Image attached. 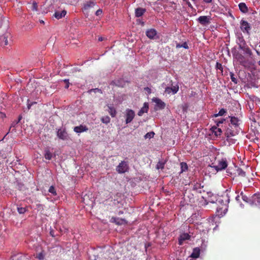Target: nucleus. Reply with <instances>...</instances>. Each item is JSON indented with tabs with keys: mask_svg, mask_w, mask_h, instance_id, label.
<instances>
[{
	"mask_svg": "<svg viewBox=\"0 0 260 260\" xmlns=\"http://www.w3.org/2000/svg\"><path fill=\"white\" fill-rule=\"evenodd\" d=\"M229 118H231L230 124L232 126H234V130H231V129H226L225 134L227 138L236 136L238 134L240 131L239 119L234 116H229Z\"/></svg>",
	"mask_w": 260,
	"mask_h": 260,
	"instance_id": "f257e3e1",
	"label": "nucleus"
},
{
	"mask_svg": "<svg viewBox=\"0 0 260 260\" xmlns=\"http://www.w3.org/2000/svg\"><path fill=\"white\" fill-rule=\"evenodd\" d=\"M129 169L128 162L125 161H121L116 167V171L119 174H123L127 172Z\"/></svg>",
	"mask_w": 260,
	"mask_h": 260,
	"instance_id": "f03ea898",
	"label": "nucleus"
},
{
	"mask_svg": "<svg viewBox=\"0 0 260 260\" xmlns=\"http://www.w3.org/2000/svg\"><path fill=\"white\" fill-rule=\"evenodd\" d=\"M135 116V112L132 109H127L125 110V113L126 124H128V123L131 122L133 121V120L134 119Z\"/></svg>",
	"mask_w": 260,
	"mask_h": 260,
	"instance_id": "7ed1b4c3",
	"label": "nucleus"
},
{
	"mask_svg": "<svg viewBox=\"0 0 260 260\" xmlns=\"http://www.w3.org/2000/svg\"><path fill=\"white\" fill-rule=\"evenodd\" d=\"M57 137L62 140H67L69 138V136L66 128H59L56 132Z\"/></svg>",
	"mask_w": 260,
	"mask_h": 260,
	"instance_id": "20e7f679",
	"label": "nucleus"
},
{
	"mask_svg": "<svg viewBox=\"0 0 260 260\" xmlns=\"http://www.w3.org/2000/svg\"><path fill=\"white\" fill-rule=\"evenodd\" d=\"M228 166V162L226 159L222 158L221 160L218 161V165L217 166H214L212 167L215 168L216 171H221L225 169Z\"/></svg>",
	"mask_w": 260,
	"mask_h": 260,
	"instance_id": "39448f33",
	"label": "nucleus"
},
{
	"mask_svg": "<svg viewBox=\"0 0 260 260\" xmlns=\"http://www.w3.org/2000/svg\"><path fill=\"white\" fill-rule=\"evenodd\" d=\"M240 28L243 32H246L248 34H249L251 29L249 23L244 20H242L240 22Z\"/></svg>",
	"mask_w": 260,
	"mask_h": 260,
	"instance_id": "423d86ee",
	"label": "nucleus"
},
{
	"mask_svg": "<svg viewBox=\"0 0 260 260\" xmlns=\"http://www.w3.org/2000/svg\"><path fill=\"white\" fill-rule=\"evenodd\" d=\"M211 17L209 16H201L198 18L199 22L203 25H206L210 23Z\"/></svg>",
	"mask_w": 260,
	"mask_h": 260,
	"instance_id": "0eeeda50",
	"label": "nucleus"
},
{
	"mask_svg": "<svg viewBox=\"0 0 260 260\" xmlns=\"http://www.w3.org/2000/svg\"><path fill=\"white\" fill-rule=\"evenodd\" d=\"M252 205L260 207V194H254L251 196Z\"/></svg>",
	"mask_w": 260,
	"mask_h": 260,
	"instance_id": "6e6552de",
	"label": "nucleus"
},
{
	"mask_svg": "<svg viewBox=\"0 0 260 260\" xmlns=\"http://www.w3.org/2000/svg\"><path fill=\"white\" fill-rule=\"evenodd\" d=\"M179 90V86L176 85L172 87H167L165 88V92L168 94H170L172 92L173 94L176 93Z\"/></svg>",
	"mask_w": 260,
	"mask_h": 260,
	"instance_id": "1a4fd4ad",
	"label": "nucleus"
},
{
	"mask_svg": "<svg viewBox=\"0 0 260 260\" xmlns=\"http://www.w3.org/2000/svg\"><path fill=\"white\" fill-rule=\"evenodd\" d=\"M88 130V128L85 125H80L74 127V131L76 133H81L84 132H87Z\"/></svg>",
	"mask_w": 260,
	"mask_h": 260,
	"instance_id": "9d476101",
	"label": "nucleus"
},
{
	"mask_svg": "<svg viewBox=\"0 0 260 260\" xmlns=\"http://www.w3.org/2000/svg\"><path fill=\"white\" fill-rule=\"evenodd\" d=\"M156 35L157 31L154 28L148 29L146 32V36L150 39H154Z\"/></svg>",
	"mask_w": 260,
	"mask_h": 260,
	"instance_id": "9b49d317",
	"label": "nucleus"
},
{
	"mask_svg": "<svg viewBox=\"0 0 260 260\" xmlns=\"http://www.w3.org/2000/svg\"><path fill=\"white\" fill-rule=\"evenodd\" d=\"M190 236L188 233H183L180 235L178 239V244L182 245L184 241L189 240Z\"/></svg>",
	"mask_w": 260,
	"mask_h": 260,
	"instance_id": "f8f14e48",
	"label": "nucleus"
},
{
	"mask_svg": "<svg viewBox=\"0 0 260 260\" xmlns=\"http://www.w3.org/2000/svg\"><path fill=\"white\" fill-rule=\"evenodd\" d=\"M111 220L117 225L126 224L127 221L123 218L112 217Z\"/></svg>",
	"mask_w": 260,
	"mask_h": 260,
	"instance_id": "ddd939ff",
	"label": "nucleus"
},
{
	"mask_svg": "<svg viewBox=\"0 0 260 260\" xmlns=\"http://www.w3.org/2000/svg\"><path fill=\"white\" fill-rule=\"evenodd\" d=\"M153 102L156 103V106L159 109H163L166 106V104L158 98H155L153 100Z\"/></svg>",
	"mask_w": 260,
	"mask_h": 260,
	"instance_id": "4468645a",
	"label": "nucleus"
},
{
	"mask_svg": "<svg viewBox=\"0 0 260 260\" xmlns=\"http://www.w3.org/2000/svg\"><path fill=\"white\" fill-rule=\"evenodd\" d=\"M149 109L148 104L145 103L143 107L138 112V115L140 116H142L144 113H147Z\"/></svg>",
	"mask_w": 260,
	"mask_h": 260,
	"instance_id": "2eb2a0df",
	"label": "nucleus"
},
{
	"mask_svg": "<svg viewBox=\"0 0 260 260\" xmlns=\"http://www.w3.org/2000/svg\"><path fill=\"white\" fill-rule=\"evenodd\" d=\"M200 249L199 247H196L193 249V251L190 256L193 258H198L200 254Z\"/></svg>",
	"mask_w": 260,
	"mask_h": 260,
	"instance_id": "dca6fc26",
	"label": "nucleus"
},
{
	"mask_svg": "<svg viewBox=\"0 0 260 260\" xmlns=\"http://www.w3.org/2000/svg\"><path fill=\"white\" fill-rule=\"evenodd\" d=\"M146 12V9L142 8H137L135 10V16L137 17L142 16Z\"/></svg>",
	"mask_w": 260,
	"mask_h": 260,
	"instance_id": "f3484780",
	"label": "nucleus"
},
{
	"mask_svg": "<svg viewBox=\"0 0 260 260\" xmlns=\"http://www.w3.org/2000/svg\"><path fill=\"white\" fill-rule=\"evenodd\" d=\"M239 8L240 10L244 13H246L248 12V9L246 5L244 3H240L239 5Z\"/></svg>",
	"mask_w": 260,
	"mask_h": 260,
	"instance_id": "a211bd4d",
	"label": "nucleus"
},
{
	"mask_svg": "<svg viewBox=\"0 0 260 260\" xmlns=\"http://www.w3.org/2000/svg\"><path fill=\"white\" fill-rule=\"evenodd\" d=\"M95 4V3L93 1H88L84 4V10H87L89 8L93 7Z\"/></svg>",
	"mask_w": 260,
	"mask_h": 260,
	"instance_id": "6ab92c4d",
	"label": "nucleus"
},
{
	"mask_svg": "<svg viewBox=\"0 0 260 260\" xmlns=\"http://www.w3.org/2000/svg\"><path fill=\"white\" fill-rule=\"evenodd\" d=\"M67 14V12L65 10H63L61 12H56L54 16L57 19H59L64 17Z\"/></svg>",
	"mask_w": 260,
	"mask_h": 260,
	"instance_id": "aec40b11",
	"label": "nucleus"
},
{
	"mask_svg": "<svg viewBox=\"0 0 260 260\" xmlns=\"http://www.w3.org/2000/svg\"><path fill=\"white\" fill-rule=\"evenodd\" d=\"M108 112L110 115L112 117H114L117 113V112L114 107L112 106H108Z\"/></svg>",
	"mask_w": 260,
	"mask_h": 260,
	"instance_id": "412c9836",
	"label": "nucleus"
},
{
	"mask_svg": "<svg viewBox=\"0 0 260 260\" xmlns=\"http://www.w3.org/2000/svg\"><path fill=\"white\" fill-rule=\"evenodd\" d=\"M212 129L213 133H214V135L216 136L217 137V136H219L221 135V134L222 133V131L220 128H218L215 126H213L212 127Z\"/></svg>",
	"mask_w": 260,
	"mask_h": 260,
	"instance_id": "4be33fe9",
	"label": "nucleus"
},
{
	"mask_svg": "<svg viewBox=\"0 0 260 260\" xmlns=\"http://www.w3.org/2000/svg\"><path fill=\"white\" fill-rule=\"evenodd\" d=\"M203 186H201V185L200 183H196L193 185V190H196L197 192L201 193L202 192V187Z\"/></svg>",
	"mask_w": 260,
	"mask_h": 260,
	"instance_id": "5701e85b",
	"label": "nucleus"
},
{
	"mask_svg": "<svg viewBox=\"0 0 260 260\" xmlns=\"http://www.w3.org/2000/svg\"><path fill=\"white\" fill-rule=\"evenodd\" d=\"M180 167H181V172L180 173H182L184 172H185L188 170V166L187 164L185 162H182L180 163Z\"/></svg>",
	"mask_w": 260,
	"mask_h": 260,
	"instance_id": "b1692460",
	"label": "nucleus"
},
{
	"mask_svg": "<svg viewBox=\"0 0 260 260\" xmlns=\"http://www.w3.org/2000/svg\"><path fill=\"white\" fill-rule=\"evenodd\" d=\"M44 157L46 159L50 160L52 157V154L49 150H46Z\"/></svg>",
	"mask_w": 260,
	"mask_h": 260,
	"instance_id": "393cba45",
	"label": "nucleus"
},
{
	"mask_svg": "<svg viewBox=\"0 0 260 260\" xmlns=\"http://www.w3.org/2000/svg\"><path fill=\"white\" fill-rule=\"evenodd\" d=\"M236 171H237V173L238 175V176H240L241 177H245L246 173L242 169L238 168L237 169Z\"/></svg>",
	"mask_w": 260,
	"mask_h": 260,
	"instance_id": "a878e982",
	"label": "nucleus"
},
{
	"mask_svg": "<svg viewBox=\"0 0 260 260\" xmlns=\"http://www.w3.org/2000/svg\"><path fill=\"white\" fill-rule=\"evenodd\" d=\"M110 118L108 116L102 117L101 119V121L105 124H108L110 122Z\"/></svg>",
	"mask_w": 260,
	"mask_h": 260,
	"instance_id": "bb28decb",
	"label": "nucleus"
},
{
	"mask_svg": "<svg viewBox=\"0 0 260 260\" xmlns=\"http://www.w3.org/2000/svg\"><path fill=\"white\" fill-rule=\"evenodd\" d=\"M226 112V110L224 109H221L217 114H215L214 116L217 117L218 116H223Z\"/></svg>",
	"mask_w": 260,
	"mask_h": 260,
	"instance_id": "cd10ccee",
	"label": "nucleus"
},
{
	"mask_svg": "<svg viewBox=\"0 0 260 260\" xmlns=\"http://www.w3.org/2000/svg\"><path fill=\"white\" fill-rule=\"evenodd\" d=\"M181 47H183L185 49H188V45L187 44L186 42H184V43H183L182 44H180L179 43H177V45H176V48H181Z\"/></svg>",
	"mask_w": 260,
	"mask_h": 260,
	"instance_id": "c85d7f7f",
	"label": "nucleus"
},
{
	"mask_svg": "<svg viewBox=\"0 0 260 260\" xmlns=\"http://www.w3.org/2000/svg\"><path fill=\"white\" fill-rule=\"evenodd\" d=\"M154 133L153 132H151L147 133L144 136L145 139H151L154 137Z\"/></svg>",
	"mask_w": 260,
	"mask_h": 260,
	"instance_id": "c756f323",
	"label": "nucleus"
},
{
	"mask_svg": "<svg viewBox=\"0 0 260 260\" xmlns=\"http://www.w3.org/2000/svg\"><path fill=\"white\" fill-rule=\"evenodd\" d=\"M48 191L49 192L53 194L54 196H56L57 194L56 190L53 186H51Z\"/></svg>",
	"mask_w": 260,
	"mask_h": 260,
	"instance_id": "7c9ffc66",
	"label": "nucleus"
},
{
	"mask_svg": "<svg viewBox=\"0 0 260 260\" xmlns=\"http://www.w3.org/2000/svg\"><path fill=\"white\" fill-rule=\"evenodd\" d=\"M242 199L245 202L249 203L251 205V197H248L245 195L244 196H243Z\"/></svg>",
	"mask_w": 260,
	"mask_h": 260,
	"instance_id": "2f4dec72",
	"label": "nucleus"
},
{
	"mask_svg": "<svg viewBox=\"0 0 260 260\" xmlns=\"http://www.w3.org/2000/svg\"><path fill=\"white\" fill-rule=\"evenodd\" d=\"M36 257L39 260H43L44 258V254L43 252H40L37 254Z\"/></svg>",
	"mask_w": 260,
	"mask_h": 260,
	"instance_id": "473e14b6",
	"label": "nucleus"
},
{
	"mask_svg": "<svg viewBox=\"0 0 260 260\" xmlns=\"http://www.w3.org/2000/svg\"><path fill=\"white\" fill-rule=\"evenodd\" d=\"M17 211L19 214H24L26 211V210L25 208L18 207Z\"/></svg>",
	"mask_w": 260,
	"mask_h": 260,
	"instance_id": "72a5a7b5",
	"label": "nucleus"
},
{
	"mask_svg": "<svg viewBox=\"0 0 260 260\" xmlns=\"http://www.w3.org/2000/svg\"><path fill=\"white\" fill-rule=\"evenodd\" d=\"M230 77H231V79L232 82H233L235 83H237V80L235 77V75H234V74L233 73H230Z\"/></svg>",
	"mask_w": 260,
	"mask_h": 260,
	"instance_id": "f704fd0d",
	"label": "nucleus"
},
{
	"mask_svg": "<svg viewBox=\"0 0 260 260\" xmlns=\"http://www.w3.org/2000/svg\"><path fill=\"white\" fill-rule=\"evenodd\" d=\"M31 10L32 11H37L38 9V5L37 3L36 2H34L31 5Z\"/></svg>",
	"mask_w": 260,
	"mask_h": 260,
	"instance_id": "c9c22d12",
	"label": "nucleus"
},
{
	"mask_svg": "<svg viewBox=\"0 0 260 260\" xmlns=\"http://www.w3.org/2000/svg\"><path fill=\"white\" fill-rule=\"evenodd\" d=\"M216 68L217 70H220L221 72H222V71H223V67H222V64L218 62H216Z\"/></svg>",
	"mask_w": 260,
	"mask_h": 260,
	"instance_id": "e433bc0d",
	"label": "nucleus"
},
{
	"mask_svg": "<svg viewBox=\"0 0 260 260\" xmlns=\"http://www.w3.org/2000/svg\"><path fill=\"white\" fill-rule=\"evenodd\" d=\"M96 91L102 93V91L101 89L99 88H93L88 91L89 93H91V92H96Z\"/></svg>",
	"mask_w": 260,
	"mask_h": 260,
	"instance_id": "4c0bfd02",
	"label": "nucleus"
},
{
	"mask_svg": "<svg viewBox=\"0 0 260 260\" xmlns=\"http://www.w3.org/2000/svg\"><path fill=\"white\" fill-rule=\"evenodd\" d=\"M20 119H21V117H19V119H18V121L17 122H13L11 124V126H10V129H9V131H10L12 128H14V127L15 126L16 124L17 123H18V122H19V121L20 120Z\"/></svg>",
	"mask_w": 260,
	"mask_h": 260,
	"instance_id": "58836bf2",
	"label": "nucleus"
},
{
	"mask_svg": "<svg viewBox=\"0 0 260 260\" xmlns=\"http://www.w3.org/2000/svg\"><path fill=\"white\" fill-rule=\"evenodd\" d=\"M6 117V115L3 112H0V122L3 121L4 118Z\"/></svg>",
	"mask_w": 260,
	"mask_h": 260,
	"instance_id": "ea45409f",
	"label": "nucleus"
},
{
	"mask_svg": "<svg viewBox=\"0 0 260 260\" xmlns=\"http://www.w3.org/2000/svg\"><path fill=\"white\" fill-rule=\"evenodd\" d=\"M29 100H27V108H28V109H30L31 106L34 104H36V102H32L31 103H29Z\"/></svg>",
	"mask_w": 260,
	"mask_h": 260,
	"instance_id": "a19ab883",
	"label": "nucleus"
},
{
	"mask_svg": "<svg viewBox=\"0 0 260 260\" xmlns=\"http://www.w3.org/2000/svg\"><path fill=\"white\" fill-rule=\"evenodd\" d=\"M102 13V10L101 9H99L96 12H95V15L96 16H99V15H101Z\"/></svg>",
	"mask_w": 260,
	"mask_h": 260,
	"instance_id": "79ce46f5",
	"label": "nucleus"
},
{
	"mask_svg": "<svg viewBox=\"0 0 260 260\" xmlns=\"http://www.w3.org/2000/svg\"><path fill=\"white\" fill-rule=\"evenodd\" d=\"M160 168L161 169H163L164 168V164L163 163H158L157 165V168Z\"/></svg>",
	"mask_w": 260,
	"mask_h": 260,
	"instance_id": "37998d69",
	"label": "nucleus"
},
{
	"mask_svg": "<svg viewBox=\"0 0 260 260\" xmlns=\"http://www.w3.org/2000/svg\"><path fill=\"white\" fill-rule=\"evenodd\" d=\"M24 187V185L23 184H18V188L20 190H22L23 189V187Z\"/></svg>",
	"mask_w": 260,
	"mask_h": 260,
	"instance_id": "c03bdc74",
	"label": "nucleus"
},
{
	"mask_svg": "<svg viewBox=\"0 0 260 260\" xmlns=\"http://www.w3.org/2000/svg\"><path fill=\"white\" fill-rule=\"evenodd\" d=\"M203 1L206 4L212 3V1H213V0H203Z\"/></svg>",
	"mask_w": 260,
	"mask_h": 260,
	"instance_id": "a18cd8bd",
	"label": "nucleus"
},
{
	"mask_svg": "<svg viewBox=\"0 0 260 260\" xmlns=\"http://www.w3.org/2000/svg\"><path fill=\"white\" fill-rule=\"evenodd\" d=\"M186 4L187 5V6L192 8V5L191 4V3L189 2V0L187 1V2H185Z\"/></svg>",
	"mask_w": 260,
	"mask_h": 260,
	"instance_id": "49530a36",
	"label": "nucleus"
},
{
	"mask_svg": "<svg viewBox=\"0 0 260 260\" xmlns=\"http://www.w3.org/2000/svg\"><path fill=\"white\" fill-rule=\"evenodd\" d=\"M225 121V119H222V120H220V121H219L218 122V123H217V125L218 126H219V124L220 123H223V122H224V121Z\"/></svg>",
	"mask_w": 260,
	"mask_h": 260,
	"instance_id": "de8ad7c7",
	"label": "nucleus"
},
{
	"mask_svg": "<svg viewBox=\"0 0 260 260\" xmlns=\"http://www.w3.org/2000/svg\"><path fill=\"white\" fill-rule=\"evenodd\" d=\"M231 129V130H234V126H232L231 124H229V126L226 129Z\"/></svg>",
	"mask_w": 260,
	"mask_h": 260,
	"instance_id": "09e8293b",
	"label": "nucleus"
},
{
	"mask_svg": "<svg viewBox=\"0 0 260 260\" xmlns=\"http://www.w3.org/2000/svg\"><path fill=\"white\" fill-rule=\"evenodd\" d=\"M236 200L237 201H240V195H238V196L236 197Z\"/></svg>",
	"mask_w": 260,
	"mask_h": 260,
	"instance_id": "8fccbe9b",
	"label": "nucleus"
},
{
	"mask_svg": "<svg viewBox=\"0 0 260 260\" xmlns=\"http://www.w3.org/2000/svg\"><path fill=\"white\" fill-rule=\"evenodd\" d=\"M53 231H51L50 232V234L52 236V237H54V233H53Z\"/></svg>",
	"mask_w": 260,
	"mask_h": 260,
	"instance_id": "3c124183",
	"label": "nucleus"
},
{
	"mask_svg": "<svg viewBox=\"0 0 260 260\" xmlns=\"http://www.w3.org/2000/svg\"><path fill=\"white\" fill-rule=\"evenodd\" d=\"M69 85H70V83H66V86H65V88H69Z\"/></svg>",
	"mask_w": 260,
	"mask_h": 260,
	"instance_id": "603ef678",
	"label": "nucleus"
},
{
	"mask_svg": "<svg viewBox=\"0 0 260 260\" xmlns=\"http://www.w3.org/2000/svg\"><path fill=\"white\" fill-rule=\"evenodd\" d=\"M19 259L20 260H27V258H25L24 257H21Z\"/></svg>",
	"mask_w": 260,
	"mask_h": 260,
	"instance_id": "864d4df0",
	"label": "nucleus"
},
{
	"mask_svg": "<svg viewBox=\"0 0 260 260\" xmlns=\"http://www.w3.org/2000/svg\"><path fill=\"white\" fill-rule=\"evenodd\" d=\"M63 82H65L66 83H69V79H64V80H63Z\"/></svg>",
	"mask_w": 260,
	"mask_h": 260,
	"instance_id": "5fc2aeb1",
	"label": "nucleus"
},
{
	"mask_svg": "<svg viewBox=\"0 0 260 260\" xmlns=\"http://www.w3.org/2000/svg\"><path fill=\"white\" fill-rule=\"evenodd\" d=\"M123 213V212L122 211H120L118 213V215H121V214H122Z\"/></svg>",
	"mask_w": 260,
	"mask_h": 260,
	"instance_id": "6e6d98bb",
	"label": "nucleus"
},
{
	"mask_svg": "<svg viewBox=\"0 0 260 260\" xmlns=\"http://www.w3.org/2000/svg\"><path fill=\"white\" fill-rule=\"evenodd\" d=\"M240 196L242 197V198H243V196H244L245 194H244V193L243 191H242L241 193H240Z\"/></svg>",
	"mask_w": 260,
	"mask_h": 260,
	"instance_id": "4d7b16f0",
	"label": "nucleus"
},
{
	"mask_svg": "<svg viewBox=\"0 0 260 260\" xmlns=\"http://www.w3.org/2000/svg\"><path fill=\"white\" fill-rule=\"evenodd\" d=\"M145 89L148 91H150V89L149 88V87H146L145 88Z\"/></svg>",
	"mask_w": 260,
	"mask_h": 260,
	"instance_id": "13d9d810",
	"label": "nucleus"
},
{
	"mask_svg": "<svg viewBox=\"0 0 260 260\" xmlns=\"http://www.w3.org/2000/svg\"><path fill=\"white\" fill-rule=\"evenodd\" d=\"M99 41H103V38H102V37L99 38Z\"/></svg>",
	"mask_w": 260,
	"mask_h": 260,
	"instance_id": "bf43d9fd",
	"label": "nucleus"
},
{
	"mask_svg": "<svg viewBox=\"0 0 260 260\" xmlns=\"http://www.w3.org/2000/svg\"><path fill=\"white\" fill-rule=\"evenodd\" d=\"M40 23H44V21L43 20H40Z\"/></svg>",
	"mask_w": 260,
	"mask_h": 260,
	"instance_id": "052dcab7",
	"label": "nucleus"
},
{
	"mask_svg": "<svg viewBox=\"0 0 260 260\" xmlns=\"http://www.w3.org/2000/svg\"><path fill=\"white\" fill-rule=\"evenodd\" d=\"M8 44V41L6 39V41H5V45H7Z\"/></svg>",
	"mask_w": 260,
	"mask_h": 260,
	"instance_id": "680f3d73",
	"label": "nucleus"
},
{
	"mask_svg": "<svg viewBox=\"0 0 260 260\" xmlns=\"http://www.w3.org/2000/svg\"><path fill=\"white\" fill-rule=\"evenodd\" d=\"M182 1L185 3V2H187L188 0H182Z\"/></svg>",
	"mask_w": 260,
	"mask_h": 260,
	"instance_id": "e2e57ef3",
	"label": "nucleus"
},
{
	"mask_svg": "<svg viewBox=\"0 0 260 260\" xmlns=\"http://www.w3.org/2000/svg\"><path fill=\"white\" fill-rule=\"evenodd\" d=\"M258 64L259 66H260V60L258 62Z\"/></svg>",
	"mask_w": 260,
	"mask_h": 260,
	"instance_id": "0e129e2a",
	"label": "nucleus"
}]
</instances>
